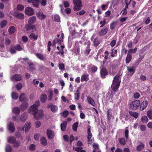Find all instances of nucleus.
<instances>
[{
    "instance_id": "obj_1",
    "label": "nucleus",
    "mask_w": 152,
    "mask_h": 152,
    "mask_svg": "<svg viewBox=\"0 0 152 152\" xmlns=\"http://www.w3.org/2000/svg\"><path fill=\"white\" fill-rule=\"evenodd\" d=\"M40 102L39 101H36L34 104L29 108V112L32 113L34 118L36 120H38L42 118L43 116V112L42 110L38 111V107L39 106Z\"/></svg>"
},
{
    "instance_id": "obj_2",
    "label": "nucleus",
    "mask_w": 152,
    "mask_h": 152,
    "mask_svg": "<svg viewBox=\"0 0 152 152\" xmlns=\"http://www.w3.org/2000/svg\"><path fill=\"white\" fill-rule=\"evenodd\" d=\"M120 75H116L114 77L111 86V88L113 91L115 92H117V90L119 88L121 80H119Z\"/></svg>"
},
{
    "instance_id": "obj_3",
    "label": "nucleus",
    "mask_w": 152,
    "mask_h": 152,
    "mask_svg": "<svg viewBox=\"0 0 152 152\" xmlns=\"http://www.w3.org/2000/svg\"><path fill=\"white\" fill-rule=\"evenodd\" d=\"M73 3L74 4L73 10L75 11H77L81 10L83 5L81 0H73Z\"/></svg>"
},
{
    "instance_id": "obj_4",
    "label": "nucleus",
    "mask_w": 152,
    "mask_h": 152,
    "mask_svg": "<svg viewBox=\"0 0 152 152\" xmlns=\"http://www.w3.org/2000/svg\"><path fill=\"white\" fill-rule=\"evenodd\" d=\"M140 101L136 100L133 101L130 104V108L132 110H136L140 106Z\"/></svg>"
},
{
    "instance_id": "obj_5",
    "label": "nucleus",
    "mask_w": 152,
    "mask_h": 152,
    "mask_svg": "<svg viewBox=\"0 0 152 152\" xmlns=\"http://www.w3.org/2000/svg\"><path fill=\"white\" fill-rule=\"evenodd\" d=\"M12 14L15 18L20 20H22L24 18V14L20 12L15 11L12 13Z\"/></svg>"
},
{
    "instance_id": "obj_6",
    "label": "nucleus",
    "mask_w": 152,
    "mask_h": 152,
    "mask_svg": "<svg viewBox=\"0 0 152 152\" xmlns=\"http://www.w3.org/2000/svg\"><path fill=\"white\" fill-rule=\"evenodd\" d=\"M87 133L88 134L87 137V139H88V142L89 143L91 144L93 143L92 140L91 139V138L92 136V135L90 127L88 126V127Z\"/></svg>"
},
{
    "instance_id": "obj_7",
    "label": "nucleus",
    "mask_w": 152,
    "mask_h": 152,
    "mask_svg": "<svg viewBox=\"0 0 152 152\" xmlns=\"http://www.w3.org/2000/svg\"><path fill=\"white\" fill-rule=\"evenodd\" d=\"M108 72L105 68H102L100 70V74L101 77L102 79H104L106 76L108 75Z\"/></svg>"
},
{
    "instance_id": "obj_8",
    "label": "nucleus",
    "mask_w": 152,
    "mask_h": 152,
    "mask_svg": "<svg viewBox=\"0 0 152 152\" xmlns=\"http://www.w3.org/2000/svg\"><path fill=\"white\" fill-rule=\"evenodd\" d=\"M25 12L26 15L29 16H31L34 14V11L31 7H28L26 8L25 10Z\"/></svg>"
},
{
    "instance_id": "obj_9",
    "label": "nucleus",
    "mask_w": 152,
    "mask_h": 152,
    "mask_svg": "<svg viewBox=\"0 0 152 152\" xmlns=\"http://www.w3.org/2000/svg\"><path fill=\"white\" fill-rule=\"evenodd\" d=\"M55 134L53 131L48 129L47 131V135L49 139H53L54 137Z\"/></svg>"
},
{
    "instance_id": "obj_10",
    "label": "nucleus",
    "mask_w": 152,
    "mask_h": 152,
    "mask_svg": "<svg viewBox=\"0 0 152 152\" xmlns=\"http://www.w3.org/2000/svg\"><path fill=\"white\" fill-rule=\"evenodd\" d=\"M148 102L147 100H144L140 105V110L142 111L146 108L148 106Z\"/></svg>"
},
{
    "instance_id": "obj_11",
    "label": "nucleus",
    "mask_w": 152,
    "mask_h": 152,
    "mask_svg": "<svg viewBox=\"0 0 152 152\" xmlns=\"http://www.w3.org/2000/svg\"><path fill=\"white\" fill-rule=\"evenodd\" d=\"M112 109L109 108L108 109L106 112V114H107V121L108 122H110L111 119L113 115L112 113Z\"/></svg>"
},
{
    "instance_id": "obj_12",
    "label": "nucleus",
    "mask_w": 152,
    "mask_h": 152,
    "mask_svg": "<svg viewBox=\"0 0 152 152\" xmlns=\"http://www.w3.org/2000/svg\"><path fill=\"white\" fill-rule=\"evenodd\" d=\"M128 72L129 73L128 75L130 76H132L135 72V69L134 66H132L130 67L129 66L127 67Z\"/></svg>"
},
{
    "instance_id": "obj_13",
    "label": "nucleus",
    "mask_w": 152,
    "mask_h": 152,
    "mask_svg": "<svg viewBox=\"0 0 152 152\" xmlns=\"http://www.w3.org/2000/svg\"><path fill=\"white\" fill-rule=\"evenodd\" d=\"M36 14L37 17L41 20H44L46 18V15L40 11H38Z\"/></svg>"
},
{
    "instance_id": "obj_14",
    "label": "nucleus",
    "mask_w": 152,
    "mask_h": 152,
    "mask_svg": "<svg viewBox=\"0 0 152 152\" xmlns=\"http://www.w3.org/2000/svg\"><path fill=\"white\" fill-rule=\"evenodd\" d=\"M11 79L13 81H20L22 79L21 75L18 74H15L13 75Z\"/></svg>"
},
{
    "instance_id": "obj_15",
    "label": "nucleus",
    "mask_w": 152,
    "mask_h": 152,
    "mask_svg": "<svg viewBox=\"0 0 152 152\" xmlns=\"http://www.w3.org/2000/svg\"><path fill=\"white\" fill-rule=\"evenodd\" d=\"M8 129L10 132H13L15 130V128L13 123L10 122L8 124Z\"/></svg>"
},
{
    "instance_id": "obj_16",
    "label": "nucleus",
    "mask_w": 152,
    "mask_h": 152,
    "mask_svg": "<svg viewBox=\"0 0 152 152\" xmlns=\"http://www.w3.org/2000/svg\"><path fill=\"white\" fill-rule=\"evenodd\" d=\"M25 28L26 31H28L31 30H34L36 29V27L34 25L28 23V24L26 25Z\"/></svg>"
},
{
    "instance_id": "obj_17",
    "label": "nucleus",
    "mask_w": 152,
    "mask_h": 152,
    "mask_svg": "<svg viewBox=\"0 0 152 152\" xmlns=\"http://www.w3.org/2000/svg\"><path fill=\"white\" fill-rule=\"evenodd\" d=\"M87 100L89 104L93 106H95L96 105V103L94 100L91 97L88 96L87 98Z\"/></svg>"
},
{
    "instance_id": "obj_18",
    "label": "nucleus",
    "mask_w": 152,
    "mask_h": 152,
    "mask_svg": "<svg viewBox=\"0 0 152 152\" xmlns=\"http://www.w3.org/2000/svg\"><path fill=\"white\" fill-rule=\"evenodd\" d=\"M28 106V103L26 102H24L20 105V107L21 110L24 111L26 109Z\"/></svg>"
},
{
    "instance_id": "obj_19",
    "label": "nucleus",
    "mask_w": 152,
    "mask_h": 152,
    "mask_svg": "<svg viewBox=\"0 0 152 152\" xmlns=\"http://www.w3.org/2000/svg\"><path fill=\"white\" fill-rule=\"evenodd\" d=\"M108 31L107 28H105L104 29H102L98 33V35L99 36H102L105 35Z\"/></svg>"
},
{
    "instance_id": "obj_20",
    "label": "nucleus",
    "mask_w": 152,
    "mask_h": 152,
    "mask_svg": "<svg viewBox=\"0 0 152 152\" xmlns=\"http://www.w3.org/2000/svg\"><path fill=\"white\" fill-rule=\"evenodd\" d=\"M90 44H88L85 50L84 51V54L86 55H88L91 51V49L90 48Z\"/></svg>"
},
{
    "instance_id": "obj_21",
    "label": "nucleus",
    "mask_w": 152,
    "mask_h": 152,
    "mask_svg": "<svg viewBox=\"0 0 152 152\" xmlns=\"http://www.w3.org/2000/svg\"><path fill=\"white\" fill-rule=\"evenodd\" d=\"M25 128V132H28L31 128L30 125L29 123L26 122L24 126L22 128V130H24V128Z\"/></svg>"
},
{
    "instance_id": "obj_22",
    "label": "nucleus",
    "mask_w": 152,
    "mask_h": 152,
    "mask_svg": "<svg viewBox=\"0 0 152 152\" xmlns=\"http://www.w3.org/2000/svg\"><path fill=\"white\" fill-rule=\"evenodd\" d=\"M16 141V139L13 136L7 138V141L9 143L13 144Z\"/></svg>"
},
{
    "instance_id": "obj_23",
    "label": "nucleus",
    "mask_w": 152,
    "mask_h": 152,
    "mask_svg": "<svg viewBox=\"0 0 152 152\" xmlns=\"http://www.w3.org/2000/svg\"><path fill=\"white\" fill-rule=\"evenodd\" d=\"M19 100L21 102H26L27 101V98L25 97V94L22 93L19 97Z\"/></svg>"
},
{
    "instance_id": "obj_24",
    "label": "nucleus",
    "mask_w": 152,
    "mask_h": 152,
    "mask_svg": "<svg viewBox=\"0 0 152 152\" xmlns=\"http://www.w3.org/2000/svg\"><path fill=\"white\" fill-rule=\"evenodd\" d=\"M129 114L130 115L137 119L138 117L139 114L136 112H133L131 111H129Z\"/></svg>"
},
{
    "instance_id": "obj_25",
    "label": "nucleus",
    "mask_w": 152,
    "mask_h": 152,
    "mask_svg": "<svg viewBox=\"0 0 152 152\" xmlns=\"http://www.w3.org/2000/svg\"><path fill=\"white\" fill-rule=\"evenodd\" d=\"M89 75L88 74H84L82 75L81 78V81L82 82L86 81H87L89 80L88 78Z\"/></svg>"
},
{
    "instance_id": "obj_26",
    "label": "nucleus",
    "mask_w": 152,
    "mask_h": 152,
    "mask_svg": "<svg viewBox=\"0 0 152 152\" xmlns=\"http://www.w3.org/2000/svg\"><path fill=\"white\" fill-rule=\"evenodd\" d=\"M67 122L66 121H63V123L61 124V129L62 131H64L66 128Z\"/></svg>"
},
{
    "instance_id": "obj_27",
    "label": "nucleus",
    "mask_w": 152,
    "mask_h": 152,
    "mask_svg": "<svg viewBox=\"0 0 152 152\" xmlns=\"http://www.w3.org/2000/svg\"><path fill=\"white\" fill-rule=\"evenodd\" d=\"M93 43L94 46L95 47H97L100 44V42L98 38L96 37L94 39L93 41Z\"/></svg>"
},
{
    "instance_id": "obj_28",
    "label": "nucleus",
    "mask_w": 152,
    "mask_h": 152,
    "mask_svg": "<svg viewBox=\"0 0 152 152\" xmlns=\"http://www.w3.org/2000/svg\"><path fill=\"white\" fill-rule=\"evenodd\" d=\"M145 145L142 142H140V145L137 147L136 150L138 151H141L144 148Z\"/></svg>"
},
{
    "instance_id": "obj_29",
    "label": "nucleus",
    "mask_w": 152,
    "mask_h": 152,
    "mask_svg": "<svg viewBox=\"0 0 152 152\" xmlns=\"http://www.w3.org/2000/svg\"><path fill=\"white\" fill-rule=\"evenodd\" d=\"M118 23L117 21H115L113 22L110 24V28L111 30H113L114 28L116 27L117 23Z\"/></svg>"
},
{
    "instance_id": "obj_30",
    "label": "nucleus",
    "mask_w": 152,
    "mask_h": 152,
    "mask_svg": "<svg viewBox=\"0 0 152 152\" xmlns=\"http://www.w3.org/2000/svg\"><path fill=\"white\" fill-rule=\"evenodd\" d=\"M47 96L45 94H43L40 97V101L42 103H45L47 100Z\"/></svg>"
},
{
    "instance_id": "obj_31",
    "label": "nucleus",
    "mask_w": 152,
    "mask_h": 152,
    "mask_svg": "<svg viewBox=\"0 0 152 152\" xmlns=\"http://www.w3.org/2000/svg\"><path fill=\"white\" fill-rule=\"evenodd\" d=\"M118 140L119 143L122 145H124L126 143V140L124 138H119Z\"/></svg>"
},
{
    "instance_id": "obj_32",
    "label": "nucleus",
    "mask_w": 152,
    "mask_h": 152,
    "mask_svg": "<svg viewBox=\"0 0 152 152\" xmlns=\"http://www.w3.org/2000/svg\"><path fill=\"white\" fill-rule=\"evenodd\" d=\"M13 112L16 115H18L20 113V111L19 108L18 107H15L13 108Z\"/></svg>"
},
{
    "instance_id": "obj_33",
    "label": "nucleus",
    "mask_w": 152,
    "mask_h": 152,
    "mask_svg": "<svg viewBox=\"0 0 152 152\" xmlns=\"http://www.w3.org/2000/svg\"><path fill=\"white\" fill-rule=\"evenodd\" d=\"M37 57L40 59L44 61L45 59V56L43 54L37 53L36 54Z\"/></svg>"
},
{
    "instance_id": "obj_34",
    "label": "nucleus",
    "mask_w": 152,
    "mask_h": 152,
    "mask_svg": "<svg viewBox=\"0 0 152 152\" xmlns=\"http://www.w3.org/2000/svg\"><path fill=\"white\" fill-rule=\"evenodd\" d=\"M27 117V113H24L23 114L21 115L20 117V120L22 122H24L26 121Z\"/></svg>"
},
{
    "instance_id": "obj_35",
    "label": "nucleus",
    "mask_w": 152,
    "mask_h": 152,
    "mask_svg": "<svg viewBox=\"0 0 152 152\" xmlns=\"http://www.w3.org/2000/svg\"><path fill=\"white\" fill-rule=\"evenodd\" d=\"M8 31L11 34H14L15 31V27L14 26H11L8 29Z\"/></svg>"
},
{
    "instance_id": "obj_36",
    "label": "nucleus",
    "mask_w": 152,
    "mask_h": 152,
    "mask_svg": "<svg viewBox=\"0 0 152 152\" xmlns=\"http://www.w3.org/2000/svg\"><path fill=\"white\" fill-rule=\"evenodd\" d=\"M132 59V56L131 55L127 54L126 58V64H129Z\"/></svg>"
},
{
    "instance_id": "obj_37",
    "label": "nucleus",
    "mask_w": 152,
    "mask_h": 152,
    "mask_svg": "<svg viewBox=\"0 0 152 152\" xmlns=\"http://www.w3.org/2000/svg\"><path fill=\"white\" fill-rule=\"evenodd\" d=\"M118 66V65L116 64L113 63L110 66V68L111 69L112 72H115Z\"/></svg>"
},
{
    "instance_id": "obj_38",
    "label": "nucleus",
    "mask_w": 152,
    "mask_h": 152,
    "mask_svg": "<svg viewBox=\"0 0 152 152\" xmlns=\"http://www.w3.org/2000/svg\"><path fill=\"white\" fill-rule=\"evenodd\" d=\"M11 96L13 99L17 100L18 99V95L15 92H13L11 94Z\"/></svg>"
},
{
    "instance_id": "obj_39",
    "label": "nucleus",
    "mask_w": 152,
    "mask_h": 152,
    "mask_svg": "<svg viewBox=\"0 0 152 152\" xmlns=\"http://www.w3.org/2000/svg\"><path fill=\"white\" fill-rule=\"evenodd\" d=\"M41 143L44 145H47V142L46 138L44 137H42L40 139Z\"/></svg>"
},
{
    "instance_id": "obj_40",
    "label": "nucleus",
    "mask_w": 152,
    "mask_h": 152,
    "mask_svg": "<svg viewBox=\"0 0 152 152\" xmlns=\"http://www.w3.org/2000/svg\"><path fill=\"white\" fill-rule=\"evenodd\" d=\"M53 19L54 21L58 22L60 21V17L59 15L56 14L53 15Z\"/></svg>"
},
{
    "instance_id": "obj_41",
    "label": "nucleus",
    "mask_w": 152,
    "mask_h": 152,
    "mask_svg": "<svg viewBox=\"0 0 152 152\" xmlns=\"http://www.w3.org/2000/svg\"><path fill=\"white\" fill-rule=\"evenodd\" d=\"M36 19V18L35 16H32L29 19L28 23L32 24L35 22Z\"/></svg>"
},
{
    "instance_id": "obj_42",
    "label": "nucleus",
    "mask_w": 152,
    "mask_h": 152,
    "mask_svg": "<svg viewBox=\"0 0 152 152\" xmlns=\"http://www.w3.org/2000/svg\"><path fill=\"white\" fill-rule=\"evenodd\" d=\"M79 123L77 122L74 123L72 125V129L75 132L77 131V129L78 127Z\"/></svg>"
},
{
    "instance_id": "obj_43",
    "label": "nucleus",
    "mask_w": 152,
    "mask_h": 152,
    "mask_svg": "<svg viewBox=\"0 0 152 152\" xmlns=\"http://www.w3.org/2000/svg\"><path fill=\"white\" fill-rule=\"evenodd\" d=\"M41 0H35V1L33 3L32 5L36 8L38 7L39 5V2Z\"/></svg>"
},
{
    "instance_id": "obj_44",
    "label": "nucleus",
    "mask_w": 152,
    "mask_h": 152,
    "mask_svg": "<svg viewBox=\"0 0 152 152\" xmlns=\"http://www.w3.org/2000/svg\"><path fill=\"white\" fill-rule=\"evenodd\" d=\"M141 120L143 123H146L148 121V119L146 116L144 115L141 118Z\"/></svg>"
},
{
    "instance_id": "obj_45",
    "label": "nucleus",
    "mask_w": 152,
    "mask_h": 152,
    "mask_svg": "<svg viewBox=\"0 0 152 152\" xmlns=\"http://www.w3.org/2000/svg\"><path fill=\"white\" fill-rule=\"evenodd\" d=\"M7 23V22L6 20H2L0 23V26L1 28H4L5 27Z\"/></svg>"
},
{
    "instance_id": "obj_46",
    "label": "nucleus",
    "mask_w": 152,
    "mask_h": 152,
    "mask_svg": "<svg viewBox=\"0 0 152 152\" xmlns=\"http://www.w3.org/2000/svg\"><path fill=\"white\" fill-rule=\"evenodd\" d=\"M137 50V48L135 47L134 49H130L129 50L128 53L129 55H131V54L132 53H135Z\"/></svg>"
},
{
    "instance_id": "obj_47",
    "label": "nucleus",
    "mask_w": 152,
    "mask_h": 152,
    "mask_svg": "<svg viewBox=\"0 0 152 152\" xmlns=\"http://www.w3.org/2000/svg\"><path fill=\"white\" fill-rule=\"evenodd\" d=\"M29 37L31 39H33L34 40H36L37 39L38 36H35L34 33H32L29 35Z\"/></svg>"
},
{
    "instance_id": "obj_48",
    "label": "nucleus",
    "mask_w": 152,
    "mask_h": 152,
    "mask_svg": "<svg viewBox=\"0 0 152 152\" xmlns=\"http://www.w3.org/2000/svg\"><path fill=\"white\" fill-rule=\"evenodd\" d=\"M51 111L53 112H55L58 110L57 106L55 105H51L50 106Z\"/></svg>"
},
{
    "instance_id": "obj_49",
    "label": "nucleus",
    "mask_w": 152,
    "mask_h": 152,
    "mask_svg": "<svg viewBox=\"0 0 152 152\" xmlns=\"http://www.w3.org/2000/svg\"><path fill=\"white\" fill-rule=\"evenodd\" d=\"M30 69L32 70H35L36 67L35 66L34 64L33 63L30 62L28 63Z\"/></svg>"
},
{
    "instance_id": "obj_50",
    "label": "nucleus",
    "mask_w": 152,
    "mask_h": 152,
    "mask_svg": "<svg viewBox=\"0 0 152 152\" xmlns=\"http://www.w3.org/2000/svg\"><path fill=\"white\" fill-rule=\"evenodd\" d=\"M128 128V127L126 128L124 133L125 137L126 139H128L129 138V131Z\"/></svg>"
},
{
    "instance_id": "obj_51",
    "label": "nucleus",
    "mask_w": 152,
    "mask_h": 152,
    "mask_svg": "<svg viewBox=\"0 0 152 152\" xmlns=\"http://www.w3.org/2000/svg\"><path fill=\"white\" fill-rule=\"evenodd\" d=\"M58 66L59 69L61 71H63L65 69V65L63 63L59 64Z\"/></svg>"
},
{
    "instance_id": "obj_52",
    "label": "nucleus",
    "mask_w": 152,
    "mask_h": 152,
    "mask_svg": "<svg viewBox=\"0 0 152 152\" xmlns=\"http://www.w3.org/2000/svg\"><path fill=\"white\" fill-rule=\"evenodd\" d=\"M16 50L14 46L11 47L10 49V52L11 54H15L16 53Z\"/></svg>"
},
{
    "instance_id": "obj_53",
    "label": "nucleus",
    "mask_w": 152,
    "mask_h": 152,
    "mask_svg": "<svg viewBox=\"0 0 152 152\" xmlns=\"http://www.w3.org/2000/svg\"><path fill=\"white\" fill-rule=\"evenodd\" d=\"M16 50L18 51H21L22 48L20 45L19 44H16L14 46Z\"/></svg>"
},
{
    "instance_id": "obj_54",
    "label": "nucleus",
    "mask_w": 152,
    "mask_h": 152,
    "mask_svg": "<svg viewBox=\"0 0 152 152\" xmlns=\"http://www.w3.org/2000/svg\"><path fill=\"white\" fill-rule=\"evenodd\" d=\"M100 24L101 25L100 26L101 28L103 27L104 26L105 24L106 23V22L105 19H104L103 21H101L100 22Z\"/></svg>"
},
{
    "instance_id": "obj_55",
    "label": "nucleus",
    "mask_w": 152,
    "mask_h": 152,
    "mask_svg": "<svg viewBox=\"0 0 152 152\" xmlns=\"http://www.w3.org/2000/svg\"><path fill=\"white\" fill-rule=\"evenodd\" d=\"M6 152H11L12 151V147L10 145L7 146L6 148Z\"/></svg>"
},
{
    "instance_id": "obj_56",
    "label": "nucleus",
    "mask_w": 152,
    "mask_h": 152,
    "mask_svg": "<svg viewBox=\"0 0 152 152\" xmlns=\"http://www.w3.org/2000/svg\"><path fill=\"white\" fill-rule=\"evenodd\" d=\"M147 115L150 119H152V111L151 110L148 111L147 113Z\"/></svg>"
},
{
    "instance_id": "obj_57",
    "label": "nucleus",
    "mask_w": 152,
    "mask_h": 152,
    "mask_svg": "<svg viewBox=\"0 0 152 152\" xmlns=\"http://www.w3.org/2000/svg\"><path fill=\"white\" fill-rule=\"evenodd\" d=\"M104 60L103 61H104V60H107L108 58V56L109 54V53L108 51L106 50L104 53Z\"/></svg>"
},
{
    "instance_id": "obj_58",
    "label": "nucleus",
    "mask_w": 152,
    "mask_h": 152,
    "mask_svg": "<svg viewBox=\"0 0 152 152\" xmlns=\"http://www.w3.org/2000/svg\"><path fill=\"white\" fill-rule=\"evenodd\" d=\"M24 8V7L22 5L19 4L17 6V9L18 10L20 11L23 10Z\"/></svg>"
},
{
    "instance_id": "obj_59",
    "label": "nucleus",
    "mask_w": 152,
    "mask_h": 152,
    "mask_svg": "<svg viewBox=\"0 0 152 152\" xmlns=\"http://www.w3.org/2000/svg\"><path fill=\"white\" fill-rule=\"evenodd\" d=\"M69 114V112L67 110H65L62 113V115L64 117L66 118L67 117Z\"/></svg>"
},
{
    "instance_id": "obj_60",
    "label": "nucleus",
    "mask_w": 152,
    "mask_h": 152,
    "mask_svg": "<svg viewBox=\"0 0 152 152\" xmlns=\"http://www.w3.org/2000/svg\"><path fill=\"white\" fill-rule=\"evenodd\" d=\"M97 67L94 66H92L91 68V70L92 72L95 73L97 70Z\"/></svg>"
},
{
    "instance_id": "obj_61",
    "label": "nucleus",
    "mask_w": 152,
    "mask_h": 152,
    "mask_svg": "<svg viewBox=\"0 0 152 152\" xmlns=\"http://www.w3.org/2000/svg\"><path fill=\"white\" fill-rule=\"evenodd\" d=\"M23 85L21 83H18L16 85V87L17 89L20 90L22 88Z\"/></svg>"
},
{
    "instance_id": "obj_62",
    "label": "nucleus",
    "mask_w": 152,
    "mask_h": 152,
    "mask_svg": "<svg viewBox=\"0 0 152 152\" xmlns=\"http://www.w3.org/2000/svg\"><path fill=\"white\" fill-rule=\"evenodd\" d=\"M29 149L31 151H34L35 149V145L33 144H31L29 146Z\"/></svg>"
},
{
    "instance_id": "obj_63",
    "label": "nucleus",
    "mask_w": 152,
    "mask_h": 152,
    "mask_svg": "<svg viewBox=\"0 0 152 152\" xmlns=\"http://www.w3.org/2000/svg\"><path fill=\"white\" fill-rule=\"evenodd\" d=\"M86 13V11L84 10H82L77 12V15H82Z\"/></svg>"
},
{
    "instance_id": "obj_64",
    "label": "nucleus",
    "mask_w": 152,
    "mask_h": 152,
    "mask_svg": "<svg viewBox=\"0 0 152 152\" xmlns=\"http://www.w3.org/2000/svg\"><path fill=\"white\" fill-rule=\"evenodd\" d=\"M80 93H77L75 94V99L76 100H78L79 99Z\"/></svg>"
}]
</instances>
